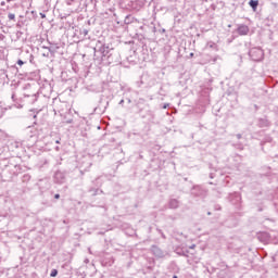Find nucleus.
I'll list each match as a JSON object with an SVG mask.
<instances>
[{
  "label": "nucleus",
  "instance_id": "obj_3",
  "mask_svg": "<svg viewBox=\"0 0 278 278\" xmlns=\"http://www.w3.org/2000/svg\"><path fill=\"white\" fill-rule=\"evenodd\" d=\"M50 277H58V269H52L50 273Z\"/></svg>",
  "mask_w": 278,
  "mask_h": 278
},
{
  "label": "nucleus",
  "instance_id": "obj_7",
  "mask_svg": "<svg viewBox=\"0 0 278 278\" xmlns=\"http://www.w3.org/2000/svg\"><path fill=\"white\" fill-rule=\"evenodd\" d=\"M54 199H60V194L56 193V194L54 195Z\"/></svg>",
  "mask_w": 278,
  "mask_h": 278
},
{
  "label": "nucleus",
  "instance_id": "obj_8",
  "mask_svg": "<svg viewBox=\"0 0 278 278\" xmlns=\"http://www.w3.org/2000/svg\"><path fill=\"white\" fill-rule=\"evenodd\" d=\"M190 56L193 58V56H194V53H190Z\"/></svg>",
  "mask_w": 278,
  "mask_h": 278
},
{
  "label": "nucleus",
  "instance_id": "obj_2",
  "mask_svg": "<svg viewBox=\"0 0 278 278\" xmlns=\"http://www.w3.org/2000/svg\"><path fill=\"white\" fill-rule=\"evenodd\" d=\"M249 5H251L255 12V10H257V5H260V1L258 0H250Z\"/></svg>",
  "mask_w": 278,
  "mask_h": 278
},
{
  "label": "nucleus",
  "instance_id": "obj_6",
  "mask_svg": "<svg viewBox=\"0 0 278 278\" xmlns=\"http://www.w3.org/2000/svg\"><path fill=\"white\" fill-rule=\"evenodd\" d=\"M41 18H47V15L45 13H40Z\"/></svg>",
  "mask_w": 278,
  "mask_h": 278
},
{
  "label": "nucleus",
  "instance_id": "obj_5",
  "mask_svg": "<svg viewBox=\"0 0 278 278\" xmlns=\"http://www.w3.org/2000/svg\"><path fill=\"white\" fill-rule=\"evenodd\" d=\"M17 64H18V66H23V64H25V62H23V60H18Z\"/></svg>",
  "mask_w": 278,
  "mask_h": 278
},
{
  "label": "nucleus",
  "instance_id": "obj_9",
  "mask_svg": "<svg viewBox=\"0 0 278 278\" xmlns=\"http://www.w3.org/2000/svg\"><path fill=\"white\" fill-rule=\"evenodd\" d=\"M173 278H177V276H174Z\"/></svg>",
  "mask_w": 278,
  "mask_h": 278
},
{
  "label": "nucleus",
  "instance_id": "obj_4",
  "mask_svg": "<svg viewBox=\"0 0 278 278\" xmlns=\"http://www.w3.org/2000/svg\"><path fill=\"white\" fill-rule=\"evenodd\" d=\"M14 18H16V15H14V13H10L9 14V20L14 21Z\"/></svg>",
  "mask_w": 278,
  "mask_h": 278
},
{
  "label": "nucleus",
  "instance_id": "obj_1",
  "mask_svg": "<svg viewBox=\"0 0 278 278\" xmlns=\"http://www.w3.org/2000/svg\"><path fill=\"white\" fill-rule=\"evenodd\" d=\"M238 33L240 36H247V34H249V26H240Z\"/></svg>",
  "mask_w": 278,
  "mask_h": 278
}]
</instances>
